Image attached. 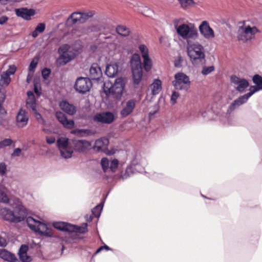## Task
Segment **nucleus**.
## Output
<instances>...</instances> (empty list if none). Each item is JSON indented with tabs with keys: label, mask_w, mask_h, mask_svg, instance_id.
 <instances>
[{
	"label": "nucleus",
	"mask_w": 262,
	"mask_h": 262,
	"mask_svg": "<svg viewBox=\"0 0 262 262\" xmlns=\"http://www.w3.org/2000/svg\"><path fill=\"white\" fill-rule=\"evenodd\" d=\"M187 52L190 61L193 65L205 61V53L203 47L198 42L192 43L187 41Z\"/></svg>",
	"instance_id": "f257e3e1"
},
{
	"label": "nucleus",
	"mask_w": 262,
	"mask_h": 262,
	"mask_svg": "<svg viewBox=\"0 0 262 262\" xmlns=\"http://www.w3.org/2000/svg\"><path fill=\"white\" fill-rule=\"evenodd\" d=\"M124 84L121 79H117L114 83L108 81L103 84V90L107 96H113L114 98L120 99L123 93Z\"/></svg>",
	"instance_id": "f03ea898"
},
{
	"label": "nucleus",
	"mask_w": 262,
	"mask_h": 262,
	"mask_svg": "<svg viewBox=\"0 0 262 262\" xmlns=\"http://www.w3.org/2000/svg\"><path fill=\"white\" fill-rule=\"evenodd\" d=\"M26 223L31 230L39 235L47 237L53 236L52 230L45 223L37 221L31 216L26 218Z\"/></svg>",
	"instance_id": "7ed1b4c3"
},
{
	"label": "nucleus",
	"mask_w": 262,
	"mask_h": 262,
	"mask_svg": "<svg viewBox=\"0 0 262 262\" xmlns=\"http://www.w3.org/2000/svg\"><path fill=\"white\" fill-rule=\"evenodd\" d=\"M17 210L18 211L15 213L9 209L4 208L1 209V215L4 220L11 223H19L26 218V210L23 206L19 207Z\"/></svg>",
	"instance_id": "20e7f679"
},
{
	"label": "nucleus",
	"mask_w": 262,
	"mask_h": 262,
	"mask_svg": "<svg viewBox=\"0 0 262 262\" xmlns=\"http://www.w3.org/2000/svg\"><path fill=\"white\" fill-rule=\"evenodd\" d=\"M174 26L178 34L183 39L189 41V39H194L198 37L197 30L193 25H188L186 24L178 25V21H174Z\"/></svg>",
	"instance_id": "39448f33"
},
{
	"label": "nucleus",
	"mask_w": 262,
	"mask_h": 262,
	"mask_svg": "<svg viewBox=\"0 0 262 262\" xmlns=\"http://www.w3.org/2000/svg\"><path fill=\"white\" fill-rule=\"evenodd\" d=\"M258 32L259 30L256 27L243 24L238 28L237 38L239 41L246 43L253 39Z\"/></svg>",
	"instance_id": "423d86ee"
},
{
	"label": "nucleus",
	"mask_w": 262,
	"mask_h": 262,
	"mask_svg": "<svg viewBox=\"0 0 262 262\" xmlns=\"http://www.w3.org/2000/svg\"><path fill=\"white\" fill-rule=\"evenodd\" d=\"M130 67L133 75V83L138 85L142 79L143 72L140 56L137 54L132 55L130 59Z\"/></svg>",
	"instance_id": "0eeeda50"
},
{
	"label": "nucleus",
	"mask_w": 262,
	"mask_h": 262,
	"mask_svg": "<svg viewBox=\"0 0 262 262\" xmlns=\"http://www.w3.org/2000/svg\"><path fill=\"white\" fill-rule=\"evenodd\" d=\"M174 78V80L172 81V84L175 89L187 91L190 88L191 82L189 77L184 73H176Z\"/></svg>",
	"instance_id": "6e6552de"
},
{
	"label": "nucleus",
	"mask_w": 262,
	"mask_h": 262,
	"mask_svg": "<svg viewBox=\"0 0 262 262\" xmlns=\"http://www.w3.org/2000/svg\"><path fill=\"white\" fill-rule=\"evenodd\" d=\"M53 226L55 228L59 230L66 232L64 237L62 236H59L61 241L65 242L66 243L71 242V239L70 238V236L71 230H73L72 228V224L66 222H59L54 223Z\"/></svg>",
	"instance_id": "1a4fd4ad"
},
{
	"label": "nucleus",
	"mask_w": 262,
	"mask_h": 262,
	"mask_svg": "<svg viewBox=\"0 0 262 262\" xmlns=\"http://www.w3.org/2000/svg\"><path fill=\"white\" fill-rule=\"evenodd\" d=\"M143 171V167L138 163L137 160L135 158L127 166L125 172L121 174V177L122 179H125L133 174L137 172H142Z\"/></svg>",
	"instance_id": "9d476101"
},
{
	"label": "nucleus",
	"mask_w": 262,
	"mask_h": 262,
	"mask_svg": "<svg viewBox=\"0 0 262 262\" xmlns=\"http://www.w3.org/2000/svg\"><path fill=\"white\" fill-rule=\"evenodd\" d=\"M91 85L89 78L80 77L77 79L74 88L77 92L83 94L89 91Z\"/></svg>",
	"instance_id": "9b49d317"
},
{
	"label": "nucleus",
	"mask_w": 262,
	"mask_h": 262,
	"mask_svg": "<svg viewBox=\"0 0 262 262\" xmlns=\"http://www.w3.org/2000/svg\"><path fill=\"white\" fill-rule=\"evenodd\" d=\"M115 116L112 112H106L96 114L93 118V121L97 123L111 124L115 120Z\"/></svg>",
	"instance_id": "f8f14e48"
},
{
	"label": "nucleus",
	"mask_w": 262,
	"mask_h": 262,
	"mask_svg": "<svg viewBox=\"0 0 262 262\" xmlns=\"http://www.w3.org/2000/svg\"><path fill=\"white\" fill-rule=\"evenodd\" d=\"M252 96V94L248 93L241 96L234 100L229 106L227 114L230 115L233 111L239 107L241 105L245 104Z\"/></svg>",
	"instance_id": "ddd939ff"
},
{
	"label": "nucleus",
	"mask_w": 262,
	"mask_h": 262,
	"mask_svg": "<svg viewBox=\"0 0 262 262\" xmlns=\"http://www.w3.org/2000/svg\"><path fill=\"white\" fill-rule=\"evenodd\" d=\"M252 96V94L248 93L241 96L234 100L229 106L227 114L230 115L233 111L239 107L241 105L245 104Z\"/></svg>",
	"instance_id": "4468645a"
},
{
	"label": "nucleus",
	"mask_w": 262,
	"mask_h": 262,
	"mask_svg": "<svg viewBox=\"0 0 262 262\" xmlns=\"http://www.w3.org/2000/svg\"><path fill=\"white\" fill-rule=\"evenodd\" d=\"M252 96V94L248 93L241 96L234 100L229 106L227 114L230 115L233 111L239 107L241 105L245 104Z\"/></svg>",
	"instance_id": "2eb2a0df"
},
{
	"label": "nucleus",
	"mask_w": 262,
	"mask_h": 262,
	"mask_svg": "<svg viewBox=\"0 0 262 262\" xmlns=\"http://www.w3.org/2000/svg\"><path fill=\"white\" fill-rule=\"evenodd\" d=\"M200 34L207 39H211L214 37L213 30L210 27L209 23L206 20L203 21L199 27Z\"/></svg>",
	"instance_id": "dca6fc26"
},
{
	"label": "nucleus",
	"mask_w": 262,
	"mask_h": 262,
	"mask_svg": "<svg viewBox=\"0 0 262 262\" xmlns=\"http://www.w3.org/2000/svg\"><path fill=\"white\" fill-rule=\"evenodd\" d=\"M231 82L236 85L235 89L237 91L243 93L249 86V83L247 80L240 78L235 75H232L230 77Z\"/></svg>",
	"instance_id": "f3484780"
},
{
	"label": "nucleus",
	"mask_w": 262,
	"mask_h": 262,
	"mask_svg": "<svg viewBox=\"0 0 262 262\" xmlns=\"http://www.w3.org/2000/svg\"><path fill=\"white\" fill-rule=\"evenodd\" d=\"M28 121V112L23 108L19 109L16 117V126L18 128H23L27 126Z\"/></svg>",
	"instance_id": "a211bd4d"
},
{
	"label": "nucleus",
	"mask_w": 262,
	"mask_h": 262,
	"mask_svg": "<svg viewBox=\"0 0 262 262\" xmlns=\"http://www.w3.org/2000/svg\"><path fill=\"white\" fill-rule=\"evenodd\" d=\"M74 149L76 151L83 152L90 149L92 146L91 142L85 140H75L73 141Z\"/></svg>",
	"instance_id": "6ab92c4d"
},
{
	"label": "nucleus",
	"mask_w": 262,
	"mask_h": 262,
	"mask_svg": "<svg viewBox=\"0 0 262 262\" xmlns=\"http://www.w3.org/2000/svg\"><path fill=\"white\" fill-rule=\"evenodd\" d=\"M136 107V100L129 99L123 105V108L120 111V114L121 117L125 118L131 114Z\"/></svg>",
	"instance_id": "aec40b11"
},
{
	"label": "nucleus",
	"mask_w": 262,
	"mask_h": 262,
	"mask_svg": "<svg viewBox=\"0 0 262 262\" xmlns=\"http://www.w3.org/2000/svg\"><path fill=\"white\" fill-rule=\"evenodd\" d=\"M58 121L64 127L68 129H72L74 127L75 122L73 120H68L66 115L61 112H57L55 114Z\"/></svg>",
	"instance_id": "412c9836"
},
{
	"label": "nucleus",
	"mask_w": 262,
	"mask_h": 262,
	"mask_svg": "<svg viewBox=\"0 0 262 262\" xmlns=\"http://www.w3.org/2000/svg\"><path fill=\"white\" fill-rule=\"evenodd\" d=\"M15 14L17 16L21 17L26 20L31 19V16L35 14V11L33 9H28L27 8H21L16 9Z\"/></svg>",
	"instance_id": "4be33fe9"
},
{
	"label": "nucleus",
	"mask_w": 262,
	"mask_h": 262,
	"mask_svg": "<svg viewBox=\"0 0 262 262\" xmlns=\"http://www.w3.org/2000/svg\"><path fill=\"white\" fill-rule=\"evenodd\" d=\"M89 76L93 80L98 81L102 76V73L100 67L97 63H94L91 65L89 70Z\"/></svg>",
	"instance_id": "5701e85b"
},
{
	"label": "nucleus",
	"mask_w": 262,
	"mask_h": 262,
	"mask_svg": "<svg viewBox=\"0 0 262 262\" xmlns=\"http://www.w3.org/2000/svg\"><path fill=\"white\" fill-rule=\"evenodd\" d=\"M59 105L62 111L69 115L73 116L76 113L77 109L76 106L69 103L66 100L60 101Z\"/></svg>",
	"instance_id": "b1692460"
},
{
	"label": "nucleus",
	"mask_w": 262,
	"mask_h": 262,
	"mask_svg": "<svg viewBox=\"0 0 262 262\" xmlns=\"http://www.w3.org/2000/svg\"><path fill=\"white\" fill-rule=\"evenodd\" d=\"M252 80L256 85L251 86L249 88V93L252 94V95L255 92L262 90V77L256 74L253 77Z\"/></svg>",
	"instance_id": "393cba45"
},
{
	"label": "nucleus",
	"mask_w": 262,
	"mask_h": 262,
	"mask_svg": "<svg viewBox=\"0 0 262 262\" xmlns=\"http://www.w3.org/2000/svg\"><path fill=\"white\" fill-rule=\"evenodd\" d=\"M74 58L73 54L70 52L59 55L56 60V64L58 67H61L70 62Z\"/></svg>",
	"instance_id": "a878e982"
},
{
	"label": "nucleus",
	"mask_w": 262,
	"mask_h": 262,
	"mask_svg": "<svg viewBox=\"0 0 262 262\" xmlns=\"http://www.w3.org/2000/svg\"><path fill=\"white\" fill-rule=\"evenodd\" d=\"M108 144L109 141L108 139L101 138L95 141L93 148L97 152L103 151Z\"/></svg>",
	"instance_id": "bb28decb"
},
{
	"label": "nucleus",
	"mask_w": 262,
	"mask_h": 262,
	"mask_svg": "<svg viewBox=\"0 0 262 262\" xmlns=\"http://www.w3.org/2000/svg\"><path fill=\"white\" fill-rule=\"evenodd\" d=\"M0 257L8 262H20L14 254L4 249H0Z\"/></svg>",
	"instance_id": "cd10ccee"
},
{
	"label": "nucleus",
	"mask_w": 262,
	"mask_h": 262,
	"mask_svg": "<svg viewBox=\"0 0 262 262\" xmlns=\"http://www.w3.org/2000/svg\"><path fill=\"white\" fill-rule=\"evenodd\" d=\"M118 72V66L117 64H108L105 69V74L111 78L116 76Z\"/></svg>",
	"instance_id": "c85d7f7f"
},
{
	"label": "nucleus",
	"mask_w": 262,
	"mask_h": 262,
	"mask_svg": "<svg viewBox=\"0 0 262 262\" xmlns=\"http://www.w3.org/2000/svg\"><path fill=\"white\" fill-rule=\"evenodd\" d=\"M150 88L152 95H156L158 94L162 90L161 81L158 79H155L150 85Z\"/></svg>",
	"instance_id": "c756f323"
},
{
	"label": "nucleus",
	"mask_w": 262,
	"mask_h": 262,
	"mask_svg": "<svg viewBox=\"0 0 262 262\" xmlns=\"http://www.w3.org/2000/svg\"><path fill=\"white\" fill-rule=\"evenodd\" d=\"M116 31L119 35L123 37L128 36L130 33L129 28L124 25H118L116 28Z\"/></svg>",
	"instance_id": "7c9ffc66"
},
{
	"label": "nucleus",
	"mask_w": 262,
	"mask_h": 262,
	"mask_svg": "<svg viewBox=\"0 0 262 262\" xmlns=\"http://www.w3.org/2000/svg\"><path fill=\"white\" fill-rule=\"evenodd\" d=\"M71 20L73 24H81L80 12H74L68 17L67 21Z\"/></svg>",
	"instance_id": "2f4dec72"
},
{
	"label": "nucleus",
	"mask_w": 262,
	"mask_h": 262,
	"mask_svg": "<svg viewBox=\"0 0 262 262\" xmlns=\"http://www.w3.org/2000/svg\"><path fill=\"white\" fill-rule=\"evenodd\" d=\"M72 228L73 230H71L72 232H78L80 233H85L88 231V224L84 223L81 226L72 225Z\"/></svg>",
	"instance_id": "473e14b6"
},
{
	"label": "nucleus",
	"mask_w": 262,
	"mask_h": 262,
	"mask_svg": "<svg viewBox=\"0 0 262 262\" xmlns=\"http://www.w3.org/2000/svg\"><path fill=\"white\" fill-rule=\"evenodd\" d=\"M181 7L183 9H186L195 5L196 3L193 0H177Z\"/></svg>",
	"instance_id": "72a5a7b5"
},
{
	"label": "nucleus",
	"mask_w": 262,
	"mask_h": 262,
	"mask_svg": "<svg viewBox=\"0 0 262 262\" xmlns=\"http://www.w3.org/2000/svg\"><path fill=\"white\" fill-rule=\"evenodd\" d=\"M11 81V78L7 73L3 72L1 75L0 85L7 86Z\"/></svg>",
	"instance_id": "f704fd0d"
},
{
	"label": "nucleus",
	"mask_w": 262,
	"mask_h": 262,
	"mask_svg": "<svg viewBox=\"0 0 262 262\" xmlns=\"http://www.w3.org/2000/svg\"><path fill=\"white\" fill-rule=\"evenodd\" d=\"M61 156L64 159H69L72 157L73 149L70 146L59 149Z\"/></svg>",
	"instance_id": "c9c22d12"
},
{
	"label": "nucleus",
	"mask_w": 262,
	"mask_h": 262,
	"mask_svg": "<svg viewBox=\"0 0 262 262\" xmlns=\"http://www.w3.org/2000/svg\"><path fill=\"white\" fill-rule=\"evenodd\" d=\"M57 145L59 150L69 147V140L66 138H59L57 141Z\"/></svg>",
	"instance_id": "e433bc0d"
},
{
	"label": "nucleus",
	"mask_w": 262,
	"mask_h": 262,
	"mask_svg": "<svg viewBox=\"0 0 262 262\" xmlns=\"http://www.w3.org/2000/svg\"><path fill=\"white\" fill-rule=\"evenodd\" d=\"M94 15V13L93 11H89L87 12H80L81 24L84 23L86 20L92 17Z\"/></svg>",
	"instance_id": "4c0bfd02"
},
{
	"label": "nucleus",
	"mask_w": 262,
	"mask_h": 262,
	"mask_svg": "<svg viewBox=\"0 0 262 262\" xmlns=\"http://www.w3.org/2000/svg\"><path fill=\"white\" fill-rule=\"evenodd\" d=\"M35 100H26V106L27 108L32 113L37 110Z\"/></svg>",
	"instance_id": "58836bf2"
},
{
	"label": "nucleus",
	"mask_w": 262,
	"mask_h": 262,
	"mask_svg": "<svg viewBox=\"0 0 262 262\" xmlns=\"http://www.w3.org/2000/svg\"><path fill=\"white\" fill-rule=\"evenodd\" d=\"M143 66L145 70L149 71L152 68V61L149 57L143 58Z\"/></svg>",
	"instance_id": "ea45409f"
},
{
	"label": "nucleus",
	"mask_w": 262,
	"mask_h": 262,
	"mask_svg": "<svg viewBox=\"0 0 262 262\" xmlns=\"http://www.w3.org/2000/svg\"><path fill=\"white\" fill-rule=\"evenodd\" d=\"M102 208L103 205H98L92 210V214L96 217H99L100 216Z\"/></svg>",
	"instance_id": "a19ab883"
},
{
	"label": "nucleus",
	"mask_w": 262,
	"mask_h": 262,
	"mask_svg": "<svg viewBox=\"0 0 262 262\" xmlns=\"http://www.w3.org/2000/svg\"><path fill=\"white\" fill-rule=\"evenodd\" d=\"M201 115L204 118L207 120H211L213 115V112L212 110H208L205 111H200L198 115Z\"/></svg>",
	"instance_id": "79ce46f5"
},
{
	"label": "nucleus",
	"mask_w": 262,
	"mask_h": 262,
	"mask_svg": "<svg viewBox=\"0 0 262 262\" xmlns=\"http://www.w3.org/2000/svg\"><path fill=\"white\" fill-rule=\"evenodd\" d=\"M139 49L142 54L143 58H147L149 57L148 49L147 47L144 45H140Z\"/></svg>",
	"instance_id": "37998d69"
},
{
	"label": "nucleus",
	"mask_w": 262,
	"mask_h": 262,
	"mask_svg": "<svg viewBox=\"0 0 262 262\" xmlns=\"http://www.w3.org/2000/svg\"><path fill=\"white\" fill-rule=\"evenodd\" d=\"M37 121V122L41 124L45 125L46 124V121L45 120L42 118L41 115L37 112V110H36L35 112H34L32 113Z\"/></svg>",
	"instance_id": "c03bdc74"
},
{
	"label": "nucleus",
	"mask_w": 262,
	"mask_h": 262,
	"mask_svg": "<svg viewBox=\"0 0 262 262\" xmlns=\"http://www.w3.org/2000/svg\"><path fill=\"white\" fill-rule=\"evenodd\" d=\"M109 160L107 158H103L101 160V165L104 172H106L109 167Z\"/></svg>",
	"instance_id": "a18cd8bd"
},
{
	"label": "nucleus",
	"mask_w": 262,
	"mask_h": 262,
	"mask_svg": "<svg viewBox=\"0 0 262 262\" xmlns=\"http://www.w3.org/2000/svg\"><path fill=\"white\" fill-rule=\"evenodd\" d=\"M119 164V161L117 159H113L110 164V169L113 172H115L118 168Z\"/></svg>",
	"instance_id": "49530a36"
},
{
	"label": "nucleus",
	"mask_w": 262,
	"mask_h": 262,
	"mask_svg": "<svg viewBox=\"0 0 262 262\" xmlns=\"http://www.w3.org/2000/svg\"><path fill=\"white\" fill-rule=\"evenodd\" d=\"M214 70V67L213 66L209 67H204L202 70L201 73L203 75H207Z\"/></svg>",
	"instance_id": "de8ad7c7"
},
{
	"label": "nucleus",
	"mask_w": 262,
	"mask_h": 262,
	"mask_svg": "<svg viewBox=\"0 0 262 262\" xmlns=\"http://www.w3.org/2000/svg\"><path fill=\"white\" fill-rule=\"evenodd\" d=\"M13 143V141L11 139H5L0 141V149L6 146H10Z\"/></svg>",
	"instance_id": "09e8293b"
},
{
	"label": "nucleus",
	"mask_w": 262,
	"mask_h": 262,
	"mask_svg": "<svg viewBox=\"0 0 262 262\" xmlns=\"http://www.w3.org/2000/svg\"><path fill=\"white\" fill-rule=\"evenodd\" d=\"M69 49L70 46L68 45L65 44L62 45L58 49V53L59 55L70 53V52L69 51Z\"/></svg>",
	"instance_id": "8fccbe9b"
},
{
	"label": "nucleus",
	"mask_w": 262,
	"mask_h": 262,
	"mask_svg": "<svg viewBox=\"0 0 262 262\" xmlns=\"http://www.w3.org/2000/svg\"><path fill=\"white\" fill-rule=\"evenodd\" d=\"M19 261L20 262H31L32 258L30 256L27 255V253H25L24 254H19Z\"/></svg>",
	"instance_id": "3c124183"
},
{
	"label": "nucleus",
	"mask_w": 262,
	"mask_h": 262,
	"mask_svg": "<svg viewBox=\"0 0 262 262\" xmlns=\"http://www.w3.org/2000/svg\"><path fill=\"white\" fill-rule=\"evenodd\" d=\"M0 202L7 203L9 202V198L7 194L2 191H0Z\"/></svg>",
	"instance_id": "603ef678"
},
{
	"label": "nucleus",
	"mask_w": 262,
	"mask_h": 262,
	"mask_svg": "<svg viewBox=\"0 0 262 262\" xmlns=\"http://www.w3.org/2000/svg\"><path fill=\"white\" fill-rule=\"evenodd\" d=\"M51 71L50 69L44 68L41 71L42 77L44 79H47L50 76Z\"/></svg>",
	"instance_id": "864d4df0"
},
{
	"label": "nucleus",
	"mask_w": 262,
	"mask_h": 262,
	"mask_svg": "<svg viewBox=\"0 0 262 262\" xmlns=\"http://www.w3.org/2000/svg\"><path fill=\"white\" fill-rule=\"evenodd\" d=\"M179 97V94L176 92V91H173L172 93V95L171 96V98H170V102L171 103V104L173 105L174 104H176V102H177V99H178V98Z\"/></svg>",
	"instance_id": "5fc2aeb1"
},
{
	"label": "nucleus",
	"mask_w": 262,
	"mask_h": 262,
	"mask_svg": "<svg viewBox=\"0 0 262 262\" xmlns=\"http://www.w3.org/2000/svg\"><path fill=\"white\" fill-rule=\"evenodd\" d=\"M16 70V68L14 65H11L9 66L8 69L4 72V73H7L8 75L10 76L11 75H13Z\"/></svg>",
	"instance_id": "6e6d98bb"
},
{
	"label": "nucleus",
	"mask_w": 262,
	"mask_h": 262,
	"mask_svg": "<svg viewBox=\"0 0 262 262\" xmlns=\"http://www.w3.org/2000/svg\"><path fill=\"white\" fill-rule=\"evenodd\" d=\"M38 64V60L33 59L30 63L29 70L33 72Z\"/></svg>",
	"instance_id": "4d7b16f0"
},
{
	"label": "nucleus",
	"mask_w": 262,
	"mask_h": 262,
	"mask_svg": "<svg viewBox=\"0 0 262 262\" xmlns=\"http://www.w3.org/2000/svg\"><path fill=\"white\" fill-rule=\"evenodd\" d=\"M35 28L36 31H38L39 33H42L45 30L46 25L44 23H39Z\"/></svg>",
	"instance_id": "13d9d810"
},
{
	"label": "nucleus",
	"mask_w": 262,
	"mask_h": 262,
	"mask_svg": "<svg viewBox=\"0 0 262 262\" xmlns=\"http://www.w3.org/2000/svg\"><path fill=\"white\" fill-rule=\"evenodd\" d=\"M28 250V247L26 245H22L19 250L18 254L27 253Z\"/></svg>",
	"instance_id": "bf43d9fd"
},
{
	"label": "nucleus",
	"mask_w": 262,
	"mask_h": 262,
	"mask_svg": "<svg viewBox=\"0 0 262 262\" xmlns=\"http://www.w3.org/2000/svg\"><path fill=\"white\" fill-rule=\"evenodd\" d=\"M183 61V58L181 56H179L178 59L174 61V66L177 68H180L182 67V62Z\"/></svg>",
	"instance_id": "052dcab7"
},
{
	"label": "nucleus",
	"mask_w": 262,
	"mask_h": 262,
	"mask_svg": "<svg viewBox=\"0 0 262 262\" xmlns=\"http://www.w3.org/2000/svg\"><path fill=\"white\" fill-rule=\"evenodd\" d=\"M71 133L74 135H76L77 136L83 137V129H74L71 132Z\"/></svg>",
	"instance_id": "680f3d73"
},
{
	"label": "nucleus",
	"mask_w": 262,
	"mask_h": 262,
	"mask_svg": "<svg viewBox=\"0 0 262 262\" xmlns=\"http://www.w3.org/2000/svg\"><path fill=\"white\" fill-rule=\"evenodd\" d=\"M6 172V165L4 163H0V173L4 174Z\"/></svg>",
	"instance_id": "e2e57ef3"
},
{
	"label": "nucleus",
	"mask_w": 262,
	"mask_h": 262,
	"mask_svg": "<svg viewBox=\"0 0 262 262\" xmlns=\"http://www.w3.org/2000/svg\"><path fill=\"white\" fill-rule=\"evenodd\" d=\"M28 99L27 100H35V96L32 91L27 92Z\"/></svg>",
	"instance_id": "0e129e2a"
},
{
	"label": "nucleus",
	"mask_w": 262,
	"mask_h": 262,
	"mask_svg": "<svg viewBox=\"0 0 262 262\" xmlns=\"http://www.w3.org/2000/svg\"><path fill=\"white\" fill-rule=\"evenodd\" d=\"M56 141L55 138L54 137H46V141L49 144H52L55 143Z\"/></svg>",
	"instance_id": "69168bd1"
},
{
	"label": "nucleus",
	"mask_w": 262,
	"mask_h": 262,
	"mask_svg": "<svg viewBox=\"0 0 262 262\" xmlns=\"http://www.w3.org/2000/svg\"><path fill=\"white\" fill-rule=\"evenodd\" d=\"M21 150L19 148H15L14 150L13 153L12 154V157L19 156L21 154Z\"/></svg>",
	"instance_id": "338daca9"
},
{
	"label": "nucleus",
	"mask_w": 262,
	"mask_h": 262,
	"mask_svg": "<svg viewBox=\"0 0 262 262\" xmlns=\"http://www.w3.org/2000/svg\"><path fill=\"white\" fill-rule=\"evenodd\" d=\"M8 19V18L7 16H2L0 17V25H3L5 24Z\"/></svg>",
	"instance_id": "774afa93"
}]
</instances>
